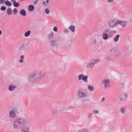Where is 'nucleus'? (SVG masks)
<instances>
[{
	"instance_id": "obj_1",
	"label": "nucleus",
	"mask_w": 132,
	"mask_h": 132,
	"mask_svg": "<svg viewBox=\"0 0 132 132\" xmlns=\"http://www.w3.org/2000/svg\"><path fill=\"white\" fill-rule=\"evenodd\" d=\"M64 42V39L62 37L57 36L53 38L50 41L49 44L52 48L57 49L60 44Z\"/></svg>"
},
{
	"instance_id": "obj_2",
	"label": "nucleus",
	"mask_w": 132,
	"mask_h": 132,
	"mask_svg": "<svg viewBox=\"0 0 132 132\" xmlns=\"http://www.w3.org/2000/svg\"><path fill=\"white\" fill-rule=\"evenodd\" d=\"M26 123V122L24 118L22 117H18L14 122L13 128L14 130L17 129L25 125Z\"/></svg>"
},
{
	"instance_id": "obj_3",
	"label": "nucleus",
	"mask_w": 132,
	"mask_h": 132,
	"mask_svg": "<svg viewBox=\"0 0 132 132\" xmlns=\"http://www.w3.org/2000/svg\"><path fill=\"white\" fill-rule=\"evenodd\" d=\"M35 82L40 80L42 78L45 76V72L40 70H37L31 74Z\"/></svg>"
},
{
	"instance_id": "obj_4",
	"label": "nucleus",
	"mask_w": 132,
	"mask_h": 132,
	"mask_svg": "<svg viewBox=\"0 0 132 132\" xmlns=\"http://www.w3.org/2000/svg\"><path fill=\"white\" fill-rule=\"evenodd\" d=\"M78 97L81 99L86 97L88 95L87 93L82 89H79L77 92Z\"/></svg>"
},
{
	"instance_id": "obj_5",
	"label": "nucleus",
	"mask_w": 132,
	"mask_h": 132,
	"mask_svg": "<svg viewBox=\"0 0 132 132\" xmlns=\"http://www.w3.org/2000/svg\"><path fill=\"white\" fill-rule=\"evenodd\" d=\"M88 77L87 76H85L82 74L79 75L78 76V79L79 81L82 80L85 83L88 82Z\"/></svg>"
},
{
	"instance_id": "obj_6",
	"label": "nucleus",
	"mask_w": 132,
	"mask_h": 132,
	"mask_svg": "<svg viewBox=\"0 0 132 132\" xmlns=\"http://www.w3.org/2000/svg\"><path fill=\"white\" fill-rule=\"evenodd\" d=\"M128 97V94L123 93L120 94L119 97V100L121 101H124L126 100Z\"/></svg>"
},
{
	"instance_id": "obj_7",
	"label": "nucleus",
	"mask_w": 132,
	"mask_h": 132,
	"mask_svg": "<svg viewBox=\"0 0 132 132\" xmlns=\"http://www.w3.org/2000/svg\"><path fill=\"white\" fill-rule=\"evenodd\" d=\"M118 20L116 21V20L114 19H112L110 20L109 22V26L112 28H114L117 26L118 24Z\"/></svg>"
},
{
	"instance_id": "obj_8",
	"label": "nucleus",
	"mask_w": 132,
	"mask_h": 132,
	"mask_svg": "<svg viewBox=\"0 0 132 132\" xmlns=\"http://www.w3.org/2000/svg\"><path fill=\"white\" fill-rule=\"evenodd\" d=\"M16 111V109H13L12 110L10 111L9 112V117L11 118H13L15 117V112Z\"/></svg>"
},
{
	"instance_id": "obj_9",
	"label": "nucleus",
	"mask_w": 132,
	"mask_h": 132,
	"mask_svg": "<svg viewBox=\"0 0 132 132\" xmlns=\"http://www.w3.org/2000/svg\"><path fill=\"white\" fill-rule=\"evenodd\" d=\"M102 83L105 88H108L110 86V81L109 79H106L102 81Z\"/></svg>"
},
{
	"instance_id": "obj_10",
	"label": "nucleus",
	"mask_w": 132,
	"mask_h": 132,
	"mask_svg": "<svg viewBox=\"0 0 132 132\" xmlns=\"http://www.w3.org/2000/svg\"><path fill=\"white\" fill-rule=\"evenodd\" d=\"M118 24H120L122 27H124L128 24V22L126 21L118 20Z\"/></svg>"
},
{
	"instance_id": "obj_11",
	"label": "nucleus",
	"mask_w": 132,
	"mask_h": 132,
	"mask_svg": "<svg viewBox=\"0 0 132 132\" xmlns=\"http://www.w3.org/2000/svg\"><path fill=\"white\" fill-rule=\"evenodd\" d=\"M28 79V81L29 83H32L35 82V80L31 74L29 76Z\"/></svg>"
},
{
	"instance_id": "obj_12",
	"label": "nucleus",
	"mask_w": 132,
	"mask_h": 132,
	"mask_svg": "<svg viewBox=\"0 0 132 132\" xmlns=\"http://www.w3.org/2000/svg\"><path fill=\"white\" fill-rule=\"evenodd\" d=\"M94 65L91 60L90 62L87 64L86 67L87 68H91L93 67Z\"/></svg>"
},
{
	"instance_id": "obj_13",
	"label": "nucleus",
	"mask_w": 132,
	"mask_h": 132,
	"mask_svg": "<svg viewBox=\"0 0 132 132\" xmlns=\"http://www.w3.org/2000/svg\"><path fill=\"white\" fill-rule=\"evenodd\" d=\"M120 110L121 113L123 114H125L126 111V108L124 106L121 107L120 108Z\"/></svg>"
},
{
	"instance_id": "obj_14",
	"label": "nucleus",
	"mask_w": 132,
	"mask_h": 132,
	"mask_svg": "<svg viewBox=\"0 0 132 132\" xmlns=\"http://www.w3.org/2000/svg\"><path fill=\"white\" fill-rule=\"evenodd\" d=\"M77 132H88V131L86 128H81L77 130Z\"/></svg>"
},
{
	"instance_id": "obj_15",
	"label": "nucleus",
	"mask_w": 132,
	"mask_h": 132,
	"mask_svg": "<svg viewBox=\"0 0 132 132\" xmlns=\"http://www.w3.org/2000/svg\"><path fill=\"white\" fill-rule=\"evenodd\" d=\"M69 29L71 32L73 33L75 31V26L74 25H70L69 27Z\"/></svg>"
},
{
	"instance_id": "obj_16",
	"label": "nucleus",
	"mask_w": 132,
	"mask_h": 132,
	"mask_svg": "<svg viewBox=\"0 0 132 132\" xmlns=\"http://www.w3.org/2000/svg\"><path fill=\"white\" fill-rule=\"evenodd\" d=\"M16 86L13 85H10L8 89L10 91H12L15 88Z\"/></svg>"
},
{
	"instance_id": "obj_17",
	"label": "nucleus",
	"mask_w": 132,
	"mask_h": 132,
	"mask_svg": "<svg viewBox=\"0 0 132 132\" xmlns=\"http://www.w3.org/2000/svg\"><path fill=\"white\" fill-rule=\"evenodd\" d=\"M21 15L24 16L26 15V13L25 10L23 9L21 10L19 12Z\"/></svg>"
},
{
	"instance_id": "obj_18",
	"label": "nucleus",
	"mask_w": 132,
	"mask_h": 132,
	"mask_svg": "<svg viewBox=\"0 0 132 132\" xmlns=\"http://www.w3.org/2000/svg\"><path fill=\"white\" fill-rule=\"evenodd\" d=\"M94 64V65L100 61V60L99 58H97L95 59H93L91 60Z\"/></svg>"
},
{
	"instance_id": "obj_19",
	"label": "nucleus",
	"mask_w": 132,
	"mask_h": 132,
	"mask_svg": "<svg viewBox=\"0 0 132 132\" xmlns=\"http://www.w3.org/2000/svg\"><path fill=\"white\" fill-rule=\"evenodd\" d=\"M65 110V109H56L54 111V114H57L58 113H59L61 111H64Z\"/></svg>"
},
{
	"instance_id": "obj_20",
	"label": "nucleus",
	"mask_w": 132,
	"mask_h": 132,
	"mask_svg": "<svg viewBox=\"0 0 132 132\" xmlns=\"http://www.w3.org/2000/svg\"><path fill=\"white\" fill-rule=\"evenodd\" d=\"M102 37L104 40H106L108 39V36L107 34L104 32L102 34Z\"/></svg>"
},
{
	"instance_id": "obj_21",
	"label": "nucleus",
	"mask_w": 132,
	"mask_h": 132,
	"mask_svg": "<svg viewBox=\"0 0 132 132\" xmlns=\"http://www.w3.org/2000/svg\"><path fill=\"white\" fill-rule=\"evenodd\" d=\"M34 7L32 5H30L28 6V9L30 11H32L34 9Z\"/></svg>"
},
{
	"instance_id": "obj_22",
	"label": "nucleus",
	"mask_w": 132,
	"mask_h": 132,
	"mask_svg": "<svg viewBox=\"0 0 132 132\" xmlns=\"http://www.w3.org/2000/svg\"><path fill=\"white\" fill-rule=\"evenodd\" d=\"M54 33L53 31H51L48 36V38L50 39H51L53 36Z\"/></svg>"
},
{
	"instance_id": "obj_23",
	"label": "nucleus",
	"mask_w": 132,
	"mask_h": 132,
	"mask_svg": "<svg viewBox=\"0 0 132 132\" xmlns=\"http://www.w3.org/2000/svg\"><path fill=\"white\" fill-rule=\"evenodd\" d=\"M5 3L6 5L9 7L10 6L12 5V3L8 0H6L5 2Z\"/></svg>"
},
{
	"instance_id": "obj_24",
	"label": "nucleus",
	"mask_w": 132,
	"mask_h": 132,
	"mask_svg": "<svg viewBox=\"0 0 132 132\" xmlns=\"http://www.w3.org/2000/svg\"><path fill=\"white\" fill-rule=\"evenodd\" d=\"M21 132H29V129L28 128H26L22 129Z\"/></svg>"
},
{
	"instance_id": "obj_25",
	"label": "nucleus",
	"mask_w": 132,
	"mask_h": 132,
	"mask_svg": "<svg viewBox=\"0 0 132 132\" xmlns=\"http://www.w3.org/2000/svg\"><path fill=\"white\" fill-rule=\"evenodd\" d=\"M120 36L119 35H117L113 39L114 41V42H117L118 41Z\"/></svg>"
},
{
	"instance_id": "obj_26",
	"label": "nucleus",
	"mask_w": 132,
	"mask_h": 132,
	"mask_svg": "<svg viewBox=\"0 0 132 132\" xmlns=\"http://www.w3.org/2000/svg\"><path fill=\"white\" fill-rule=\"evenodd\" d=\"M7 14L8 15H11L12 12L11 9L10 8H9L7 10Z\"/></svg>"
},
{
	"instance_id": "obj_27",
	"label": "nucleus",
	"mask_w": 132,
	"mask_h": 132,
	"mask_svg": "<svg viewBox=\"0 0 132 132\" xmlns=\"http://www.w3.org/2000/svg\"><path fill=\"white\" fill-rule=\"evenodd\" d=\"M87 88L90 91H92L94 89L93 86L91 85H88L87 86Z\"/></svg>"
},
{
	"instance_id": "obj_28",
	"label": "nucleus",
	"mask_w": 132,
	"mask_h": 132,
	"mask_svg": "<svg viewBox=\"0 0 132 132\" xmlns=\"http://www.w3.org/2000/svg\"><path fill=\"white\" fill-rule=\"evenodd\" d=\"M31 31L30 30H29L25 33L24 34V36L26 37H28L30 34Z\"/></svg>"
},
{
	"instance_id": "obj_29",
	"label": "nucleus",
	"mask_w": 132,
	"mask_h": 132,
	"mask_svg": "<svg viewBox=\"0 0 132 132\" xmlns=\"http://www.w3.org/2000/svg\"><path fill=\"white\" fill-rule=\"evenodd\" d=\"M13 6L16 7H18L20 6L19 3L15 1L13 2Z\"/></svg>"
},
{
	"instance_id": "obj_30",
	"label": "nucleus",
	"mask_w": 132,
	"mask_h": 132,
	"mask_svg": "<svg viewBox=\"0 0 132 132\" xmlns=\"http://www.w3.org/2000/svg\"><path fill=\"white\" fill-rule=\"evenodd\" d=\"M26 49V45L24 44H23L21 47L19 48V50H22Z\"/></svg>"
},
{
	"instance_id": "obj_31",
	"label": "nucleus",
	"mask_w": 132,
	"mask_h": 132,
	"mask_svg": "<svg viewBox=\"0 0 132 132\" xmlns=\"http://www.w3.org/2000/svg\"><path fill=\"white\" fill-rule=\"evenodd\" d=\"M24 57V56L23 55L20 56V58L21 60L19 61V62L21 63H22L24 62L23 59Z\"/></svg>"
},
{
	"instance_id": "obj_32",
	"label": "nucleus",
	"mask_w": 132,
	"mask_h": 132,
	"mask_svg": "<svg viewBox=\"0 0 132 132\" xmlns=\"http://www.w3.org/2000/svg\"><path fill=\"white\" fill-rule=\"evenodd\" d=\"M13 12L14 15H16L18 13V10L16 8H14L13 10Z\"/></svg>"
},
{
	"instance_id": "obj_33",
	"label": "nucleus",
	"mask_w": 132,
	"mask_h": 132,
	"mask_svg": "<svg viewBox=\"0 0 132 132\" xmlns=\"http://www.w3.org/2000/svg\"><path fill=\"white\" fill-rule=\"evenodd\" d=\"M106 58L107 60L108 61H111L112 60V58L110 56H106Z\"/></svg>"
},
{
	"instance_id": "obj_34",
	"label": "nucleus",
	"mask_w": 132,
	"mask_h": 132,
	"mask_svg": "<svg viewBox=\"0 0 132 132\" xmlns=\"http://www.w3.org/2000/svg\"><path fill=\"white\" fill-rule=\"evenodd\" d=\"M67 44L69 46H70L72 45V42L70 40H68L67 41Z\"/></svg>"
},
{
	"instance_id": "obj_35",
	"label": "nucleus",
	"mask_w": 132,
	"mask_h": 132,
	"mask_svg": "<svg viewBox=\"0 0 132 132\" xmlns=\"http://www.w3.org/2000/svg\"><path fill=\"white\" fill-rule=\"evenodd\" d=\"M50 11L48 9H46L45 10V12L47 14H48L50 13Z\"/></svg>"
},
{
	"instance_id": "obj_36",
	"label": "nucleus",
	"mask_w": 132,
	"mask_h": 132,
	"mask_svg": "<svg viewBox=\"0 0 132 132\" xmlns=\"http://www.w3.org/2000/svg\"><path fill=\"white\" fill-rule=\"evenodd\" d=\"M6 9V7L5 6H2L1 7V10L2 11H4Z\"/></svg>"
},
{
	"instance_id": "obj_37",
	"label": "nucleus",
	"mask_w": 132,
	"mask_h": 132,
	"mask_svg": "<svg viewBox=\"0 0 132 132\" xmlns=\"http://www.w3.org/2000/svg\"><path fill=\"white\" fill-rule=\"evenodd\" d=\"M53 30L54 32H57V29L56 27H54L53 29Z\"/></svg>"
},
{
	"instance_id": "obj_38",
	"label": "nucleus",
	"mask_w": 132,
	"mask_h": 132,
	"mask_svg": "<svg viewBox=\"0 0 132 132\" xmlns=\"http://www.w3.org/2000/svg\"><path fill=\"white\" fill-rule=\"evenodd\" d=\"M114 0H107V2L108 3L110 4Z\"/></svg>"
},
{
	"instance_id": "obj_39",
	"label": "nucleus",
	"mask_w": 132,
	"mask_h": 132,
	"mask_svg": "<svg viewBox=\"0 0 132 132\" xmlns=\"http://www.w3.org/2000/svg\"><path fill=\"white\" fill-rule=\"evenodd\" d=\"M92 114L91 113H88V117L89 118H92Z\"/></svg>"
},
{
	"instance_id": "obj_40",
	"label": "nucleus",
	"mask_w": 132,
	"mask_h": 132,
	"mask_svg": "<svg viewBox=\"0 0 132 132\" xmlns=\"http://www.w3.org/2000/svg\"><path fill=\"white\" fill-rule=\"evenodd\" d=\"M38 2V0H35L33 2L34 5H35L37 4Z\"/></svg>"
},
{
	"instance_id": "obj_41",
	"label": "nucleus",
	"mask_w": 132,
	"mask_h": 132,
	"mask_svg": "<svg viewBox=\"0 0 132 132\" xmlns=\"http://www.w3.org/2000/svg\"><path fill=\"white\" fill-rule=\"evenodd\" d=\"M98 111L97 110H94L93 111V113L95 114H97L98 113Z\"/></svg>"
},
{
	"instance_id": "obj_42",
	"label": "nucleus",
	"mask_w": 132,
	"mask_h": 132,
	"mask_svg": "<svg viewBox=\"0 0 132 132\" xmlns=\"http://www.w3.org/2000/svg\"><path fill=\"white\" fill-rule=\"evenodd\" d=\"M115 32H116V31H113V30L111 31H110L109 32V33L110 34H113L114 33H115Z\"/></svg>"
},
{
	"instance_id": "obj_43",
	"label": "nucleus",
	"mask_w": 132,
	"mask_h": 132,
	"mask_svg": "<svg viewBox=\"0 0 132 132\" xmlns=\"http://www.w3.org/2000/svg\"><path fill=\"white\" fill-rule=\"evenodd\" d=\"M109 31V30L108 29H106L104 30V32H108Z\"/></svg>"
},
{
	"instance_id": "obj_44",
	"label": "nucleus",
	"mask_w": 132,
	"mask_h": 132,
	"mask_svg": "<svg viewBox=\"0 0 132 132\" xmlns=\"http://www.w3.org/2000/svg\"><path fill=\"white\" fill-rule=\"evenodd\" d=\"M5 2V0H0V4H2Z\"/></svg>"
},
{
	"instance_id": "obj_45",
	"label": "nucleus",
	"mask_w": 132,
	"mask_h": 132,
	"mask_svg": "<svg viewBox=\"0 0 132 132\" xmlns=\"http://www.w3.org/2000/svg\"><path fill=\"white\" fill-rule=\"evenodd\" d=\"M104 100H105V98L104 97H103V98L101 100V101L102 102H103L104 101Z\"/></svg>"
},
{
	"instance_id": "obj_46",
	"label": "nucleus",
	"mask_w": 132,
	"mask_h": 132,
	"mask_svg": "<svg viewBox=\"0 0 132 132\" xmlns=\"http://www.w3.org/2000/svg\"><path fill=\"white\" fill-rule=\"evenodd\" d=\"M93 43L94 44H95L96 43V39H94L93 40Z\"/></svg>"
},
{
	"instance_id": "obj_47",
	"label": "nucleus",
	"mask_w": 132,
	"mask_h": 132,
	"mask_svg": "<svg viewBox=\"0 0 132 132\" xmlns=\"http://www.w3.org/2000/svg\"><path fill=\"white\" fill-rule=\"evenodd\" d=\"M42 5H44L45 6H46V5L45 2H42Z\"/></svg>"
},
{
	"instance_id": "obj_48",
	"label": "nucleus",
	"mask_w": 132,
	"mask_h": 132,
	"mask_svg": "<svg viewBox=\"0 0 132 132\" xmlns=\"http://www.w3.org/2000/svg\"><path fill=\"white\" fill-rule=\"evenodd\" d=\"M69 31L68 30H67V34H69Z\"/></svg>"
},
{
	"instance_id": "obj_49",
	"label": "nucleus",
	"mask_w": 132,
	"mask_h": 132,
	"mask_svg": "<svg viewBox=\"0 0 132 132\" xmlns=\"http://www.w3.org/2000/svg\"><path fill=\"white\" fill-rule=\"evenodd\" d=\"M46 3H48L49 2V1L48 0H47L46 1Z\"/></svg>"
},
{
	"instance_id": "obj_50",
	"label": "nucleus",
	"mask_w": 132,
	"mask_h": 132,
	"mask_svg": "<svg viewBox=\"0 0 132 132\" xmlns=\"http://www.w3.org/2000/svg\"><path fill=\"white\" fill-rule=\"evenodd\" d=\"M2 31L0 30V35H1L2 34Z\"/></svg>"
},
{
	"instance_id": "obj_51",
	"label": "nucleus",
	"mask_w": 132,
	"mask_h": 132,
	"mask_svg": "<svg viewBox=\"0 0 132 132\" xmlns=\"http://www.w3.org/2000/svg\"><path fill=\"white\" fill-rule=\"evenodd\" d=\"M64 31L65 33L66 32V29H65L64 30Z\"/></svg>"
},
{
	"instance_id": "obj_52",
	"label": "nucleus",
	"mask_w": 132,
	"mask_h": 132,
	"mask_svg": "<svg viewBox=\"0 0 132 132\" xmlns=\"http://www.w3.org/2000/svg\"><path fill=\"white\" fill-rule=\"evenodd\" d=\"M121 85L123 86L124 85V83H121Z\"/></svg>"
},
{
	"instance_id": "obj_53",
	"label": "nucleus",
	"mask_w": 132,
	"mask_h": 132,
	"mask_svg": "<svg viewBox=\"0 0 132 132\" xmlns=\"http://www.w3.org/2000/svg\"><path fill=\"white\" fill-rule=\"evenodd\" d=\"M131 16H132V14H131Z\"/></svg>"
},
{
	"instance_id": "obj_54",
	"label": "nucleus",
	"mask_w": 132,
	"mask_h": 132,
	"mask_svg": "<svg viewBox=\"0 0 132 132\" xmlns=\"http://www.w3.org/2000/svg\"><path fill=\"white\" fill-rule=\"evenodd\" d=\"M122 0H120V1H121Z\"/></svg>"
}]
</instances>
